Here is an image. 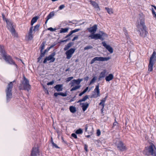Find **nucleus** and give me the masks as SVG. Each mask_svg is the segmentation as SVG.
<instances>
[{"mask_svg": "<svg viewBox=\"0 0 156 156\" xmlns=\"http://www.w3.org/2000/svg\"><path fill=\"white\" fill-rule=\"evenodd\" d=\"M143 154L148 156H156V149L154 144L151 143L149 146L146 147L144 150Z\"/></svg>", "mask_w": 156, "mask_h": 156, "instance_id": "1", "label": "nucleus"}, {"mask_svg": "<svg viewBox=\"0 0 156 156\" xmlns=\"http://www.w3.org/2000/svg\"><path fill=\"white\" fill-rule=\"evenodd\" d=\"M16 83L15 80L10 82L7 85L5 90V92L6 96V100L7 101H9L12 97V92L13 85Z\"/></svg>", "mask_w": 156, "mask_h": 156, "instance_id": "2", "label": "nucleus"}, {"mask_svg": "<svg viewBox=\"0 0 156 156\" xmlns=\"http://www.w3.org/2000/svg\"><path fill=\"white\" fill-rule=\"evenodd\" d=\"M107 37L108 35L103 31L100 32V34H91L88 36L89 39L90 40H97L99 39L101 41H103L105 37Z\"/></svg>", "mask_w": 156, "mask_h": 156, "instance_id": "3", "label": "nucleus"}, {"mask_svg": "<svg viewBox=\"0 0 156 156\" xmlns=\"http://www.w3.org/2000/svg\"><path fill=\"white\" fill-rule=\"evenodd\" d=\"M20 90H26L29 91L31 88V86L29 84V81L25 77L23 76V80L21 84L19 87Z\"/></svg>", "mask_w": 156, "mask_h": 156, "instance_id": "4", "label": "nucleus"}, {"mask_svg": "<svg viewBox=\"0 0 156 156\" xmlns=\"http://www.w3.org/2000/svg\"><path fill=\"white\" fill-rule=\"evenodd\" d=\"M5 21L7 23V27L12 35L15 37H17V34L16 32L15 29L13 27L12 22L7 19H5Z\"/></svg>", "mask_w": 156, "mask_h": 156, "instance_id": "5", "label": "nucleus"}, {"mask_svg": "<svg viewBox=\"0 0 156 156\" xmlns=\"http://www.w3.org/2000/svg\"><path fill=\"white\" fill-rule=\"evenodd\" d=\"M115 144L118 149L121 151H123L126 150V148L125 144L121 141L118 140L115 143Z\"/></svg>", "mask_w": 156, "mask_h": 156, "instance_id": "6", "label": "nucleus"}, {"mask_svg": "<svg viewBox=\"0 0 156 156\" xmlns=\"http://www.w3.org/2000/svg\"><path fill=\"white\" fill-rule=\"evenodd\" d=\"M55 52H53L48 56L46 57L43 61L44 63H46L47 61H50V62H53L55 60V58L54 57L55 55Z\"/></svg>", "mask_w": 156, "mask_h": 156, "instance_id": "7", "label": "nucleus"}, {"mask_svg": "<svg viewBox=\"0 0 156 156\" xmlns=\"http://www.w3.org/2000/svg\"><path fill=\"white\" fill-rule=\"evenodd\" d=\"M3 57L5 60L8 63L11 65L13 64L16 68L17 67V65L15 63L10 56L5 54L4 55Z\"/></svg>", "mask_w": 156, "mask_h": 156, "instance_id": "8", "label": "nucleus"}, {"mask_svg": "<svg viewBox=\"0 0 156 156\" xmlns=\"http://www.w3.org/2000/svg\"><path fill=\"white\" fill-rule=\"evenodd\" d=\"M75 48H71L66 51V58L67 59H69L71 58L73 54L75 52Z\"/></svg>", "mask_w": 156, "mask_h": 156, "instance_id": "9", "label": "nucleus"}, {"mask_svg": "<svg viewBox=\"0 0 156 156\" xmlns=\"http://www.w3.org/2000/svg\"><path fill=\"white\" fill-rule=\"evenodd\" d=\"M94 91L95 93H96L97 94H95L92 95V97L94 98H96L100 96V91L99 89V84L96 85L95 87V88L94 89Z\"/></svg>", "mask_w": 156, "mask_h": 156, "instance_id": "10", "label": "nucleus"}, {"mask_svg": "<svg viewBox=\"0 0 156 156\" xmlns=\"http://www.w3.org/2000/svg\"><path fill=\"white\" fill-rule=\"evenodd\" d=\"M97 29V26L96 24L94 25L93 27L88 28L87 29V30L88 31L91 33V34H95Z\"/></svg>", "mask_w": 156, "mask_h": 156, "instance_id": "11", "label": "nucleus"}, {"mask_svg": "<svg viewBox=\"0 0 156 156\" xmlns=\"http://www.w3.org/2000/svg\"><path fill=\"white\" fill-rule=\"evenodd\" d=\"M33 27H31L30 28L28 35L27 36L28 39L29 40H31L33 38V36L32 34L33 33Z\"/></svg>", "mask_w": 156, "mask_h": 156, "instance_id": "12", "label": "nucleus"}, {"mask_svg": "<svg viewBox=\"0 0 156 156\" xmlns=\"http://www.w3.org/2000/svg\"><path fill=\"white\" fill-rule=\"evenodd\" d=\"M94 59L95 61H107L110 59V58L109 57H95Z\"/></svg>", "mask_w": 156, "mask_h": 156, "instance_id": "13", "label": "nucleus"}, {"mask_svg": "<svg viewBox=\"0 0 156 156\" xmlns=\"http://www.w3.org/2000/svg\"><path fill=\"white\" fill-rule=\"evenodd\" d=\"M149 62L155 63L156 62V52L154 51L150 58Z\"/></svg>", "mask_w": 156, "mask_h": 156, "instance_id": "14", "label": "nucleus"}, {"mask_svg": "<svg viewBox=\"0 0 156 156\" xmlns=\"http://www.w3.org/2000/svg\"><path fill=\"white\" fill-rule=\"evenodd\" d=\"M102 44L111 53H113V49L110 45L107 44L105 42H103Z\"/></svg>", "mask_w": 156, "mask_h": 156, "instance_id": "15", "label": "nucleus"}, {"mask_svg": "<svg viewBox=\"0 0 156 156\" xmlns=\"http://www.w3.org/2000/svg\"><path fill=\"white\" fill-rule=\"evenodd\" d=\"M89 2L90 4L95 9H97V11H99L100 9L99 8L98 4L95 2L92 1V0H90Z\"/></svg>", "mask_w": 156, "mask_h": 156, "instance_id": "16", "label": "nucleus"}, {"mask_svg": "<svg viewBox=\"0 0 156 156\" xmlns=\"http://www.w3.org/2000/svg\"><path fill=\"white\" fill-rule=\"evenodd\" d=\"M83 80L82 79H78L77 80H74L71 81V86H73L75 83L79 85L80 84L81 81Z\"/></svg>", "mask_w": 156, "mask_h": 156, "instance_id": "17", "label": "nucleus"}, {"mask_svg": "<svg viewBox=\"0 0 156 156\" xmlns=\"http://www.w3.org/2000/svg\"><path fill=\"white\" fill-rule=\"evenodd\" d=\"M39 151L37 148L34 147L33 148V150L31 153V156H37L38 154Z\"/></svg>", "mask_w": 156, "mask_h": 156, "instance_id": "18", "label": "nucleus"}, {"mask_svg": "<svg viewBox=\"0 0 156 156\" xmlns=\"http://www.w3.org/2000/svg\"><path fill=\"white\" fill-rule=\"evenodd\" d=\"M82 105V108L83 111L84 112L85 111L87 108L88 107L89 104L87 103H80V105Z\"/></svg>", "mask_w": 156, "mask_h": 156, "instance_id": "19", "label": "nucleus"}, {"mask_svg": "<svg viewBox=\"0 0 156 156\" xmlns=\"http://www.w3.org/2000/svg\"><path fill=\"white\" fill-rule=\"evenodd\" d=\"M62 84H57L54 87V88L57 91H61L62 90Z\"/></svg>", "mask_w": 156, "mask_h": 156, "instance_id": "20", "label": "nucleus"}, {"mask_svg": "<svg viewBox=\"0 0 156 156\" xmlns=\"http://www.w3.org/2000/svg\"><path fill=\"white\" fill-rule=\"evenodd\" d=\"M54 16V12H50V13L47 16V17L46 18V20L45 21V23L46 24L48 20L50 19L51 18Z\"/></svg>", "mask_w": 156, "mask_h": 156, "instance_id": "21", "label": "nucleus"}, {"mask_svg": "<svg viewBox=\"0 0 156 156\" xmlns=\"http://www.w3.org/2000/svg\"><path fill=\"white\" fill-rule=\"evenodd\" d=\"M106 72V71L105 69L104 70L101 72L99 77V80H101L102 78H104L105 76Z\"/></svg>", "mask_w": 156, "mask_h": 156, "instance_id": "22", "label": "nucleus"}, {"mask_svg": "<svg viewBox=\"0 0 156 156\" xmlns=\"http://www.w3.org/2000/svg\"><path fill=\"white\" fill-rule=\"evenodd\" d=\"M154 63H152V62H150L148 66V71L151 72L153 70V66Z\"/></svg>", "mask_w": 156, "mask_h": 156, "instance_id": "23", "label": "nucleus"}, {"mask_svg": "<svg viewBox=\"0 0 156 156\" xmlns=\"http://www.w3.org/2000/svg\"><path fill=\"white\" fill-rule=\"evenodd\" d=\"M107 96H106L105 98L101 100L100 103L99 104V105H101L102 107V109H103L105 106V103L106 101Z\"/></svg>", "mask_w": 156, "mask_h": 156, "instance_id": "24", "label": "nucleus"}, {"mask_svg": "<svg viewBox=\"0 0 156 156\" xmlns=\"http://www.w3.org/2000/svg\"><path fill=\"white\" fill-rule=\"evenodd\" d=\"M114 78L113 75L112 74H109L108 76H106L105 80L107 81H109L112 80Z\"/></svg>", "mask_w": 156, "mask_h": 156, "instance_id": "25", "label": "nucleus"}, {"mask_svg": "<svg viewBox=\"0 0 156 156\" xmlns=\"http://www.w3.org/2000/svg\"><path fill=\"white\" fill-rule=\"evenodd\" d=\"M73 44V42H70L68 44L66 45L64 48V51H67L68 50L69 48H70L72 45Z\"/></svg>", "mask_w": 156, "mask_h": 156, "instance_id": "26", "label": "nucleus"}, {"mask_svg": "<svg viewBox=\"0 0 156 156\" xmlns=\"http://www.w3.org/2000/svg\"><path fill=\"white\" fill-rule=\"evenodd\" d=\"M69 29V27L65 28H61L59 32L60 33H67L68 32Z\"/></svg>", "mask_w": 156, "mask_h": 156, "instance_id": "27", "label": "nucleus"}, {"mask_svg": "<svg viewBox=\"0 0 156 156\" xmlns=\"http://www.w3.org/2000/svg\"><path fill=\"white\" fill-rule=\"evenodd\" d=\"M38 19V17L37 16L34 17L32 19L31 22V25L32 26L31 27H33V25L37 21Z\"/></svg>", "mask_w": 156, "mask_h": 156, "instance_id": "28", "label": "nucleus"}, {"mask_svg": "<svg viewBox=\"0 0 156 156\" xmlns=\"http://www.w3.org/2000/svg\"><path fill=\"white\" fill-rule=\"evenodd\" d=\"M142 26L143 28V29L142 30V31L143 33H140V35L142 37H145L146 36V32L144 29V26L143 25H142Z\"/></svg>", "mask_w": 156, "mask_h": 156, "instance_id": "29", "label": "nucleus"}, {"mask_svg": "<svg viewBox=\"0 0 156 156\" xmlns=\"http://www.w3.org/2000/svg\"><path fill=\"white\" fill-rule=\"evenodd\" d=\"M70 111L73 113L75 112L76 111V108L73 106H70L69 107Z\"/></svg>", "mask_w": 156, "mask_h": 156, "instance_id": "30", "label": "nucleus"}, {"mask_svg": "<svg viewBox=\"0 0 156 156\" xmlns=\"http://www.w3.org/2000/svg\"><path fill=\"white\" fill-rule=\"evenodd\" d=\"M40 26V25L39 24H37L34 27V28L33 29V32L34 31L35 32L36 31H38L39 30V27Z\"/></svg>", "mask_w": 156, "mask_h": 156, "instance_id": "31", "label": "nucleus"}, {"mask_svg": "<svg viewBox=\"0 0 156 156\" xmlns=\"http://www.w3.org/2000/svg\"><path fill=\"white\" fill-rule=\"evenodd\" d=\"M81 87V85H78L77 86H75L73 87L71 90V91H73L74 90H76L78 89H79Z\"/></svg>", "mask_w": 156, "mask_h": 156, "instance_id": "32", "label": "nucleus"}, {"mask_svg": "<svg viewBox=\"0 0 156 156\" xmlns=\"http://www.w3.org/2000/svg\"><path fill=\"white\" fill-rule=\"evenodd\" d=\"M105 9L107 10L108 12L110 14L113 13V11L112 9H110L107 7H105Z\"/></svg>", "mask_w": 156, "mask_h": 156, "instance_id": "33", "label": "nucleus"}, {"mask_svg": "<svg viewBox=\"0 0 156 156\" xmlns=\"http://www.w3.org/2000/svg\"><path fill=\"white\" fill-rule=\"evenodd\" d=\"M75 133L77 134H81L83 133V131L81 129H79L77 130Z\"/></svg>", "mask_w": 156, "mask_h": 156, "instance_id": "34", "label": "nucleus"}, {"mask_svg": "<svg viewBox=\"0 0 156 156\" xmlns=\"http://www.w3.org/2000/svg\"><path fill=\"white\" fill-rule=\"evenodd\" d=\"M44 47L45 43L43 42L41 45V52H42V51H43V50L44 49Z\"/></svg>", "mask_w": 156, "mask_h": 156, "instance_id": "35", "label": "nucleus"}, {"mask_svg": "<svg viewBox=\"0 0 156 156\" xmlns=\"http://www.w3.org/2000/svg\"><path fill=\"white\" fill-rule=\"evenodd\" d=\"M96 77L94 76L93 78L92 79V80H91V81H90L89 85H90L92 83H94L95 82V81H96Z\"/></svg>", "mask_w": 156, "mask_h": 156, "instance_id": "36", "label": "nucleus"}, {"mask_svg": "<svg viewBox=\"0 0 156 156\" xmlns=\"http://www.w3.org/2000/svg\"><path fill=\"white\" fill-rule=\"evenodd\" d=\"M93 47L91 45H88L85 47L84 49L85 50H87L89 49L92 48Z\"/></svg>", "mask_w": 156, "mask_h": 156, "instance_id": "37", "label": "nucleus"}, {"mask_svg": "<svg viewBox=\"0 0 156 156\" xmlns=\"http://www.w3.org/2000/svg\"><path fill=\"white\" fill-rule=\"evenodd\" d=\"M88 98V95H86L83 98L81 99V101H82V102L85 101Z\"/></svg>", "mask_w": 156, "mask_h": 156, "instance_id": "38", "label": "nucleus"}, {"mask_svg": "<svg viewBox=\"0 0 156 156\" xmlns=\"http://www.w3.org/2000/svg\"><path fill=\"white\" fill-rule=\"evenodd\" d=\"M0 52L3 54V55H4L5 54L4 53V51L3 49V47L1 46H0Z\"/></svg>", "mask_w": 156, "mask_h": 156, "instance_id": "39", "label": "nucleus"}, {"mask_svg": "<svg viewBox=\"0 0 156 156\" xmlns=\"http://www.w3.org/2000/svg\"><path fill=\"white\" fill-rule=\"evenodd\" d=\"M52 144L53 147H55V148H59V147L56 145V144L53 141H52Z\"/></svg>", "mask_w": 156, "mask_h": 156, "instance_id": "40", "label": "nucleus"}, {"mask_svg": "<svg viewBox=\"0 0 156 156\" xmlns=\"http://www.w3.org/2000/svg\"><path fill=\"white\" fill-rule=\"evenodd\" d=\"M73 76L69 77L67 78L66 80V82L67 83H68L69 81H70L72 79H73Z\"/></svg>", "mask_w": 156, "mask_h": 156, "instance_id": "41", "label": "nucleus"}, {"mask_svg": "<svg viewBox=\"0 0 156 156\" xmlns=\"http://www.w3.org/2000/svg\"><path fill=\"white\" fill-rule=\"evenodd\" d=\"M65 5H60L59 8V10H62L65 7Z\"/></svg>", "mask_w": 156, "mask_h": 156, "instance_id": "42", "label": "nucleus"}, {"mask_svg": "<svg viewBox=\"0 0 156 156\" xmlns=\"http://www.w3.org/2000/svg\"><path fill=\"white\" fill-rule=\"evenodd\" d=\"M48 30L51 31H54L56 30V28H53L51 27L48 28Z\"/></svg>", "mask_w": 156, "mask_h": 156, "instance_id": "43", "label": "nucleus"}, {"mask_svg": "<svg viewBox=\"0 0 156 156\" xmlns=\"http://www.w3.org/2000/svg\"><path fill=\"white\" fill-rule=\"evenodd\" d=\"M59 95H61L63 97H65L67 96V94L66 93H64L63 92H59Z\"/></svg>", "mask_w": 156, "mask_h": 156, "instance_id": "44", "label": "nucleus"}, {"mask_svg": "<svg viewBox=\"0 0 156 156\" xmlns=\"http://www.w3.org/2000/svg\"><path fill=\"white\" fill-rule=\"evenodd\" d=\"M73 34V33L72 32V31H71L68 35H67L65 37V38H67L69 37L70 36Z\"/></svg>", "mask_w": 156, "mask_h": 156, "instance_id": "45", "label": "nucleus"}, {"mask_svg": "<svg viewBox=\"0 0 156 156\" xmlns=\"http://www.w3.org/2000/svg\"><path fill=\"white\" fill-rule=\"evenodd\" d=\"M46 50H44V51L43 52V51H42V52H41V55L42 56V57H44V55L46 53Z\"/></svg>", "mask_w": 156, "mask_h": 156, "instance_id": "46", "label": "nucleus"}, {"mask_svg": "<svg viewBox=\"0 0 156 156\" xmlns=\"http://www.w3.org/2000/svg\"><path fill=\"white\" fill-rule=\"evenodd\" d=\"M80 30H81L80 29H76L73 30H72V32L74 33Z\"/></svg>", "mask_w": 156, "mask_h": 156, "instance_id": "47", "label": "nucleus"}, {"mask_svg": "<svg viewBox=\"0 0 156 156\" xmlns=\"http://www.w3.org/2000/svg\"><path fill=\"white\" fill-rule=\"evenodd\" d=\"M118 123L117 121H116L115 119V122L113 124V127H114L115 126H117Z\"/></svg>", "mask_w": 156, "mask_h": 156, "instance_id": "48", "label": "nucleus"}, {"mask_svg": "<svg viewBox=\"0 0 156 156\" xmlns=\"http://www.w3.org/2000/svg\"><path fill=\"white\" fill-rule=\"evenodd\" d=\"M72 136L74 137V138L77 139V137L76 134L75 133H73L71 134Z\"/></svg>", "mask_w": 156, "mask_h": 156, "instance_id": "49", "label": "nucleus"}, {"mask_svg": "<svg viewBox=\"0 0 156 156\" xmlns=\"http://www.w3.org/2000/svg\"><path fill=\"white\" fill-rule=\"evenodd\" d=\"M97 134L98 136H99L101 134V131L99 129L97 130Z\"/></svg>", "mask_w": 156, "mask_h": 156, "instance_id": "50", "label": "nucleus"}, {"mask_svg": "<svg viewBox=\"0 0 156 156\" xmlns=\"http://www.w3.org/2000/svg\"><path fill=\"white\" fill-rule=\"evenodd\" d=\"M78 36L77 35V36H76L75 37H74V38L72 39V41H74L75 40L78 39Z\"/></svg>", "mask_w": 156, "mask_h": 156, "instance_id": "51", "label": "nucleus"}, {"mask_svg": "<svg viewBox=\"0 0 156 156\" xmlns=\"http://www.w3.org/2000/svg\"><path fill=\"white\" fill-rule=\"evenodd\" d=\"M54 83V82L53 81H51L49 82H48L47 83L48 85H52Z\"/></svg>", "mask_w": 156, "mask_h": 156, "instance_id": "52", "label": "nucleus"}, {"mask_svg": "<svg viewBox=\"0 0 156 156\" xmlns=\"http://www.w3.org/2000/svg\"><path fill=\"white\" fill-rule=\"evenodd\" d=\"M70 40V38H68L66 40H62L60 41L61 42H66L67 41L69 40Z\"/></svg>", "mask_w": 156, "mask_h": 156, "instance_id": "53", "label": "nucleus"}, {"mask_svg": "<svg viewBox=\"0 0 156 156\" xmlns=\"http://www.w3.org/2000/svg\"><path fill=\"white\" fill-rule=\"evenodd\" d=\"M87 148V145L85 144L84 145V149L86 151H88Z\"/></svg>", "mask_w": 156, "mask_h": 156, "instance_id": "54", "label": "nucleus"}, {"mask_svg": "<svg viewBox=\"0 0 156 156\" xmlns=\"http://www.w3.org/2000/svg\"><path fill=\"white\" fill-rule=\"evenodd\" d=\"M95 60L94 59V58L90 62V64H93L95 61Z\"/></svg>", "mask_w": 156, "mask_h": 156, "instance_id": "55", "label": "nucleus"}, {"mask_svg": "<svg viewBox=\"0 0 156 156\" xmlns=\"http://www.w3.org/2000/svg\"><path fill=\"white\" fill-rule=\"evenodd\" d=\"M124 34H125V35L126 36V37L127 39H128L129 38V37L128 35L127 32H126V33H124Z\"/></svg>", "mask_w": 156, "mask_h": 156, "instance_id": "56", "label": "nucleus"}, {"mask_svg": "<svg viewBox=\"0 0 156 156\" xmlns=\"http://www.w3.org/2000/svg\"><path fill=\"white\" fill-rule=\"evenodd\" d=\"M59 93H55L54 94V95L55 97H57L58 95H59Z\"/></svg>", "mask_w": 156, "mask_h": 156, "instance_id": "57", "label": "nucleus"}, {"mask_svg": "<svg viewBox=\"0 0 156 156\" xmlns=\"http://www.w3.org/2000/svg\"><path fill=\"white\" fill-rule=\"evenodd\" d=\"M75 96L74 97H73V98H72V99H71L70 100L69 102H72V101H74L75 100Z\"/></svg>", "mask_w": 156, "mask_h": 156, "instance_id": "58", "label": "nucleus"}, {"mask_svg": "<svg viewBox=\"0 0 156 156\" xmlns=\"http://www.w3.org/2000/svg\"><path fill=\"white\" fill-rule=\"evenodd\" d=\"M88 89V87H87L83 91V92L85 93H86Z\"/></svg>", "mask_w": 156, "mask_h": 156, "instance_id": "59", "label": "nucleus"}, {"mask_svg": "<svg viewBox=\"0 0 156 156\" xmlns=\"http://www.w3.org/2000/svg\"><path fill=\"white\" fill-rule=\"evenodd\" d=\"M2 17L4 20H5V19H6V18H5V15L3 14H2Z\"/></svg>", "mask_w": 156, "mask_h": 156, "instance_id": "60", "label": "nucleus"}, {"mask_svg": "<svg viewBox=\"0 0 156 156\" xmlns=\"http://www.w3.org/2000/svg\"><path fill=\"white\" fill-rule=\"evenodd\" d=\"M85 93L84 92H83H83H82L80 93L79 94V96H81L83 94H84Z\"/></svg>", "mask_w": 156, "mask_h": 156, "instance_id": "61", "label": "nucleus"}, {"mask_svg": "<svg viewBox=\"0 0 156 156\" xmlns=\"http://www.w3.org/2000/svg\"><path fill=\"white\" fill-rule=\"evenodd\" d=\"M42 57H43L40 55V56L38 58V62H39L42 59Z\"/></svg>", "mask_w": 156, "mask_h": 156, "instance_id": "62", "label": "nucleus"}, {"mask_svg": "<svg viewBox=\"0 0 156 156\" xmlns=\"http://www.w3.org/2000/svg\"><path fill=\"white\" fill-rule=\"evenodd\" d=\"M89 77L88 76H86L84 78V80H85L87 81L88 79H89Z\"/></svg>", "mask_w": 156, "mask_h": 156, "instance_id": "63", "label": "nucleus"}, {"mask_svg": "<svg viewBox=\"0 0 156 156\" xmlns=\"http://www.w3.org/2000/svg\"><path fill=\"white\" fill-rule=\"evenodd\" d=\"M123 31L125 33H126V32H127L126 29L124 28H123Z\"/></svg>", "mask_w": 156, "mask_h": 156, "instance_id": "64", "label": "nucleus"}]
</instances>
